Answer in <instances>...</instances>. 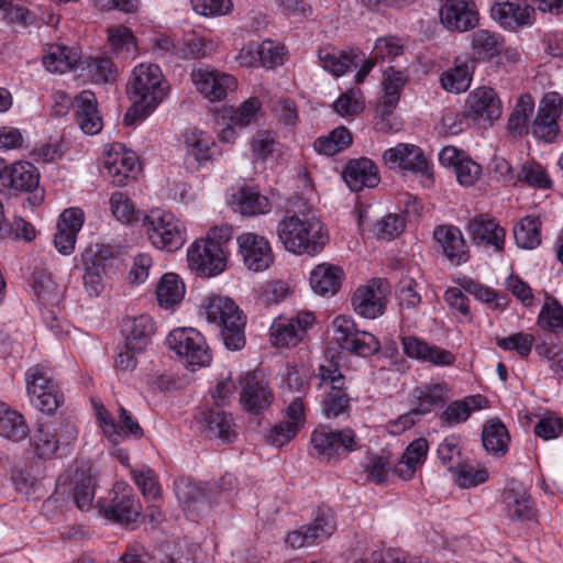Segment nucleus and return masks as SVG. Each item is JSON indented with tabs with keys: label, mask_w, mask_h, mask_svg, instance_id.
I'll return each mask as SVG.
<instances>
[{
	"label": "nucleus",
	"mask_w": 563,
	"mask_h": 563,
	"mask_svg": "<svg viewBox=\"0 0 563 563\" xmlns=\"http://www.w3.org/2000/svg\"><path fill=\"white\" fill-rule=\"evenodd\" d=\"M126 91L132 100L123 118L126 126L144 121L165 100L169 85L156 64H139L133 68Z\"/></svg>",
	"instance_id": "f257e3e1"
},
{
	"label": "nucleus",
	"mask_w": 563,
	"mask_h": 563,
	"mask_svg": "<svg viewBox=\"0 0 563 563\" xmlns=\"http://www.w3.org/2000/svg\"><path fill=\"white\" fill-rule=\"evenodd\" d=\"M236 488V478L233 474H224L219 483L202 484L191 478L180 477L175 481V493L187 517L197 520L213 505L233 504L243 489Z\"/></svg>",
	"instance_id": "f03ea898"
},
{
	"label": "nucleus",
	"mask_w": 563,
	"mask_h": 563,
	"mask_svg": "<svg viewBox=\"0 0 563 563\" xmlns=\"http://www.w3.org/2000/svg\"><path fill=\"white\" fill-rule=\"evenodd\" d=\"M276 231L284 249L295 255L316 256L329 240L323 223L316 217L285 216Z\"/></svg>",
	"instance_id": "7ed1b4c3"
},
{
	"label": "nucleus",
	"mask_w": 563,
	"mask_h": 563,
	"mask_svg": "<svg viewBox=\"0 0 563 563\" xmlns=\"http://www.w3.org/2000/svg\"><path fill=\"white\" fill-rule=\"evenodd\" d=\"M230 236V227H216L206 238L194 241L187 249L188 268L201 278H212L222 274L227 268L228 255L216 239L229 240Z\"/></svg>",
	"instance_id": "20e7f679"
},
{
	"label": "nucleus",
	"mask_w": 563,
	"mask_h": 563,
	"mask_svg": "<svg viewBox=\"0 0 563 563\" xmlns=\"http://www.w3.org/2000/svg\"><path fill=\"white\" fill-rule=\"evenodd\" d=\"M206 319L220 330L228 350L239 351L245 345V317L235 302L227 297L212 296L203 305Z\"/></svg>",
	"instance_id": "39448f33"
},
{
	"label": "nucleus",
	"mask_w": 563,
	"mask_h": 563,
	"mask_svg": "<svg viewBox=\"0 0 563 563\" xmlns=\"http://www.w3.org/2000/svg\"><path fill=\"white\" fill-rule=\"evenodd\" d=\"M142 227L152 244L162 251L179 250L187 240L184 222L167 210L153 209L145 213L142 218Z\"/></svg>",
	"instance_id": "423d86ee"
},
{
	"label": "nucleus",
	"mask_w": 563,
	"mask_h": 563,
	"mask_svg": "<svg viewBox=\"0 0 563 563\" xmlns=\"http://www.w3.org/2000/svg\"><path fill=\"white\" fill-rule=\"evenodd\" d=\"M333 341L345 352L360 357H368L380 350V342L371 332L358 330L355 321L344 314L332 321Z\"/></svg>",
	"instance_id": "0eeeda50"
},
{
	"label": "nucleus",
	"mask_w": 563,
	"mask_h": 563,
	"mask_svg": "<svg viewBox=\"0 0 563 563\" xmlns=\"http://www.w3.org/2000/svg\"><path fill=\"white\" fill-rule=\"evenodd\" d=\"M316 376L319 378V389L324 394L322 400L323 411L328 418H336L343 413L350 402L346 378L338 364L328 362L320 364Z\"/></svg>",
	"instance_id": "6e6552de"
},
{
	"label": "nucleus",
	"mask_w": 563,
	"mask_h": 563,
	"mask_svg": "<svg viewBox=\"0 0 563 563\" xmlns=\"http://www.w3.org/2000/svg\"><path fill=\"white\" fill-rule=\"evenodd\" d=\"M166 342L181 357L184 364L194 371L208 366L211 362L205 336L194 328L174 329L167 335Z\"/></svg>",
	"instance_id": "1a4fd4ad"
},
{
	"label": "nucleus",
	"mask_w": 563,
	"mask_h": 563,
	"mask_svg": "<svg viewBox=\"0 0 563 563\" xmlns=\"http://www.w3.org/2000/svg\"><path fill=\"white\" fill-rule=\"evenodd\" d=\"M97 506L104 518L121 526L134 525L141 517V504L133 488L125 483H117L112 488V497L98 500Z\"/></svg>",
	"instance_id": "9d476101"
},
{
	"label": "nucleus",
	"mask_w": 563,
	"mask_h": 563,
	"mask_svg": "<svg viewBox=\"0 0 563 563\" xmlns=\"http://www.w3.org/2000/svg\"><path fill=\"white\" fill-rule=\"evenodd\" d=\"M77 437L74 426L56 427L49 422L38 421L30 434V448L41 460L54 457L60 444H69Z\"/></svg>",
	"instance_id": "9b49d317"
},
{
	"label": "nucleus",
	"mask_w": 563,
	"mask_h": 563,
	"mask_svg": "<svg viewBox=\"0 0 563 563\" xmlns=\"http://www.w3.org/2000/svg\"><path fill=\"white\" fill-rule=\"evenodd\" d=\"M190 76L196 90L210 102L224 100L238 86L234 76L209 66L194 67Z\"/></svg>",
	"instance_id": "f8f14e48"
},
{
	"label": "nucleus",
	"mask_w": 563,
	"mask_h": 563,
	"mask_svg": "<svg viewBox=\"0 0 563 563\" xmlns=\"http://www.w3.org/2000/svg\"><path fill=\"white\" fill-rule=\"evenodd\" d=\"M311 444L318 457L322 460H331L341 450L352 452L358 448L356 434L352 429L332 430L322 426L313 430Z\"/></svg>",
	"instance_id": "ddd939ff"
},
{
	"label": "nucleus",
	"mask_w": 563,
	"mask_h": 563,
	"mask_svg": "<svg viewBox=\"0 0 563 563\" xmlns=\"http://www.w3.org/2000/svg\"><path fill=\"white\" fill-rule=\"evenodd\" d=\"M239 254L244 266L254 273H262L274 262V253L269 241L257 233L244 232L236 239Z\"/></svg>",
	"instance_id": "4468645a"
},
{
	"label": "nucleus",
	"mask_w": 563,
	"mask_h": 563,
	"mask_svg": "<svg viewBox=\"0 0 563 563\" xmlns=\"http://www.w3.org/2000/svg\"><path fill=\"white\" fill-rule=\"evenodd\" d=\"M139 158L135 152L121 143L112 144L103 156V175L117 186H125L137 172Z\"/></svg>",
	"instance_id": "2eb2a0df"
},
{
	"label": "nucleus",
	"mask_w": 563,
	"mask_h": 563,
	"mask_svg": "<svg viewBox=\"0 0 563 563\" xmlns=\"http://www.w3.org/2000/svg\"><path fill=\"white\" fill-rule=\"evenodd\" d=\"M562 97L555 91L544 95L531 128L533 137L544 143L555 141L560 132L558 119L562 113Z\"/></svg>",
	"instance_id": "dca6fc26"
},
{
	"label": "nucleus",
	"mask_w": 563,
	"mask_h": 563,
	"mask_svg": "<svg viewBox=\"0 0 563 563\" xmlns=\"http://www.w3.org/2000/svg\"><path fill=\"white\" fill-rule=\"evenodd\" d=\"M314 322V316L309 311L298 312L295 317L276 318L271 328L272 342L276 346H295L305 338L308 328Z\"/></svg>",
	"instance_id": "f3484780"
},
{
	"label": "nucleus",
	"mask_w": 563,
	"mask_h": 563,
	"mask_svg": "<svg viewBox=\"0 0 563 563\" xmlns=\"http://www.w3.org/2000/svg\"><path fill=\"white\" fill-rule=\"evenodd\" d=\"M335 531V522L329 509H318L313 521L288 533L285 542L292 549L310 547L328 539Z\"/></svg>",
	"instance_id": "a211bd4d"
},
{
	"label": "nucleus",
	"mask_w": 563,
	"mask_h": 563,
	"mask_svg": "<svg viewBox=\"0 0 563 563\" xmlns=\"http://www.w3.org/2000/svg\"><path fill=\"white\" fill-rule=\"evenodd\" d=\"M383 159L389 168L412 172L428 179L432 176L428 158L416 145L399 143L387 148L383 154Z\"/></svg>",
	"instance_id": "6ab92c4d"
},
{
	"label": "nucleus",
	"mask_w": 563,
	"mask_h": 563,
	"mask_svg": "<svg viewBox=\"0 0 563 563\" xmlns=\"http://www.w3.org/2000/svg\"><path fill=\"white\" fill-rule=\"evenodd\" d=\"M467 233L478 247L492 250L495 253L501 252L505 247L506 231L489 214L481 213L470 219Z\"/></svg>",
	"instance_id": "aec40b11"
},
{
	"label": "nucleus",
	"mask_w": 563,
	"mask_h": 563,
	"mask_svg": "<svg viewBox=\"0 0 563 563\" xmlns=\"http://www.w3.org/2000/svg\"><path fill=\"white\" fill-rule=\"evenodd\" d=\"M96 417L103 434L113 444H118L124 437L131 434L134 437L142 435V429L131 413L123 407L119 408V423L114 421L109 411L101 405L92 400Z\"/></svg>",
	"instance_id": "412c9836"
},
{
	"label": "nucleus",
	"mask_w": 563,
	"mask_h": 563,
	"mask_svg": "<svg viewBox=\"0 0 563 563\" xmlns=\"http://www.w3.org/2000/svg\"><path fill=\"white\" fill-rule=\"evenodd\" d=\"M33 291L36 297L37 305L42 310V316L45 321L48 319L47 327L57 334L59 325L57 323L56 308L62 300V292L53 280L51 275L46 273H40L34 275L33 278Z\"/></svg>",
	"instance_id": "4be33fe9"
},
{
	"label": "nucleus",
	"mask_w": 563,
	"mask_h": 563,
	"mask_svg": "<svg viewBox=\"0 0 563 563\" xmlns=\"http://www.w3.org/2000/svg\"><path fill=\"white\" fill-rule=\"evenodd\" d=\"M440 20L450 31L466 32L477 25L478 9L474 0H445Z\"/></svg>",
	"instance_id": "5701e85b"
},
{
	"label": "nucleus",
	"mask_w": 563,
	"mask_h": 563,
	"mask_svg": "<svg viewBox=\"0 0 563 563\" xmlns=\"http://www.w3.org/2000/svg\"><path fill=\"white\" fill-rule=\"evenodd\" d=\"M490 16L504 30L515 31L533 23V9L520 0H495Z\"/></svg>",
	"instance_id": "b1692460"
},
{
	"label": "nucleus",
	"mask_w": 563,
	"mask_h": 563,
	"mask_svg": "<svg viewBox=\"0 0 563 563\" xmlns=\"http://www.w3.org/2000/svg\"><path fill=\"white\" fill-rule=\"evenodd\" d=\"M195 428L208 439L230 442L235 437L234 422L230 415L216 409L200 410L195 415Z\"/></svg>",
	"instance_id": "393cba45"
},
{
	"label": "nucleus",
	"mask_w": 563,
	"mask_h": 563,
	"mask_svg": "<svg viewBox=\"0 0 563 563\" xmlns=\"http://www.w3.org/2000/svg\"><path fill=\"white\" fill-rule=\"evenodd\" d=\"M451 396L449 384L441 379H430L416 386L410 394V405L423 416L430 413L435 407L445 404Z\"/></svg>",
	"instance_id": "a878e982"
},
{
	"label": "nucleus",
	"mask_w": 563,
	"mask_h": 563,
	"mask_svg": "<svg viewBox=\"0 0 563 563\" xmlns=\"http://www.w3.org/2000/svg\"><path fill=\"white\" fill-rule=\"evenodd\" d=\"M501 506L504 515L510 520L527 521L534 516L533 501L526 487L514 481L508 483L504 489Z\"/></svg>",
	"instance_id": "bb28decb"
},
{
	"label": "nucleus",
	"mask_w": 563,
	"mask_h": 563,
	"mask_svg": "<svg viewBox=\"0 0 563 563\" xmlns=\"http://www.w3.org/2000/svg\"><path fill=\"white\" fill-rule=\"evenodd\" d=\"M303 423L305 405L301 397H296L287 408V419L268 431L267 443L275 448H282L296 437Z\"/></svg>",
	"instance_id": "cd10ccee"
},
{
	"label": "nucleus",
	"mask_w": 563,
	"mask_h": 563,
	"mask_svg": "<svg viewBox=\"0 0 563 563\" xmlns=\"http://www.w3.org/2000/svg\"><path fill=\"white\" fill-rule=\"evenodd\" d=\"M433 238L452 265L460 266L468 261V250L457 227L451 224L438 225L433 231Z\"/></svg>",
	"instance_id": "c85d7f7f"
},
{
	"label": "nucleus",
	"mask_w": 563,
	"mask_h": 563,
	"mask_svg": "<svg viewBox=\"0 0 563 563\" xmlns=\"http://www.w3.org/2000/svg\"><path fill=\"white\" fill-rule=\"evenodd\" d=\"M240 401L250 412L258 413L272 402V391L266 382L257 373H247L241 380Z\"/></svg>",
	"instance_id": "c756f323"
},
{
	"label": "nucleus",
	"mask_w": 563,
	"mask_h": 563,
	"mask_svg": "<svg viewBox=\"0 0 563 563\" xmlns=\"http://www.w3.org/2000/svg\"><path fill=\"white\" fill-rule=\"evenodd\" d=\"M360 59H362V51L355 47L338 49L327 45L318 49L320 66L335 77L343 76L352 66H356Z\"/></svg>",
	"instance_id": "7c9ffc66"
},
{
	"label": "nucleus",
	"mask_w": 563,
	"mask_h": 563,
	"mask_svg": "<svg viewBox=\"0 0 563 563\" xmlns=\"http://www.w3.org/2000/svg\"><path fill=\"white\" fill-rule=\"evenodd\" d=\"M38 172L29 162H18L12 165H3L0 161V185L21 191H31L38 184Z\"/></svg>",
	"instance_id": "2f4dec72"
},
{
	"label": "nucleus",
	"mask_w": 563,
	"mask_h": 563,
	"mask_svg": "<svg viewBox=\"0 0 563 563\" xmlns=\"http://www.w3.org/2000/svg\"><path fill=\"white\" fill-rule=\"evenodd\" d=\"M354 311L362 318L376 319L384 313L385 298L377 282L358 287L353 297Z\"/></svg>",
	"instance_id": "473e14b6"
},
{
	"label": "nucleus",
	"mask_w": 563,
	"mask_h": 563,
	"mask_svg": "<svg viewBox=\"0 0 563 563\" xmlns=\"http://www.w3.org/2000/svg\"><path fill=\"white\" fill-rule=\"evenodd\" d=\"M467 108L478 120L493 122L501 114V102L490 87H478L467 97Z\"/></svg>",
	"instance_id": "72a5a7b5"
},
{
	"label": "nucleus",
	"mask_w": 563,
	"mask_h": 563,
	"mask_svg": "<svg viewBox=\"0 0 563 563\" xmlns=\"http://www.w3.org/2000/svg\"><path fill=\"white\" fill-rule=\"evenodd\" d=\"M121 332L124 342L129 343V349L145 350L155 333V323L152 317L145 313L128 316L122 320Z\"/></svg>",
	"instance_id": "f704fd0d"
},
{
	"label": "nucleus",
	"mask_w": 563,
	"mask_h": 563,
	"mask_svg": "<svg viewBox=\"0 0 563 563\" xmlns=\"http://www.w3.org/2000/svg\"><path fill=\"white\" fill-rule=\"evenodd\" d=\"M186 162L205 166L216 153V142L210 134L201 130H187L183 134Z\"/></svg>",
	"instance_id": "c9c22d12"
},
{
	"label": "nucleus",
	"mask_w": 563,
	"mask_h": 563,
	"mask_svg": "<svg viewBox=\"0 0 563 563\" xmlns=\"http://www.w3.org/2000/svg\"><path fill=\"white\" fill-rule=\"evenodd\" d=\"M487 400L482 395H470L449 402L441 411L439 419L444 427H454L467 421L473 412L486 407Z\"/></svg>",
	"instance_id": "e433bc0d"
},
{
	"label": "nucleus",
	"mask_w": 563,
	"mask_h": 563,
	"mask_svg": "<svg viewBox=\"0 0 563 563\" xmlns=\"http://www.w3.org/2000/svg\"><path fill=\"white\" fill-rule=\"evenodd\" d=\"M76 121L85 134H98L103 126L93 92L84 90L75 98Z\"/></svg>",
	"instance_id": "4c0bfd02"
},
{
	"label": "nucleus",
	"mask_w": 563,
	"mask_h": 563,
	"mask_svg": "<svg viewBox=\"0 0 563 563\" xmlns=\"http://www.w3.org/2000/svg\"><path fill=\"white\" fill-rule=\"evenodd\" d=\"M343 178L352 191L373 188L379 181L375 164L366 157L350 161L344 168Z\"/></svg>",
	"instance_id": "58836bf2"
},
{
	"label": "nucleus",
	"mask_w": 563,
	"mask_h": 563,
	"mask_svg": "<svg viewBox=\"0 0 563 563\" xmlns=\"http://www.w3.org/2000/svg\"><path fill=\"white\" fill-rule=\"evenodd\" d=\"M475 60L470 56H459L454 60V66L440 77L443 89L453 93H461L468 89L472 82Z\"/></svg>",
	"instance_id": "ea45409f"
},
{
	"label": "nucleus",
	"mask_w": 563,
	"mask_h": 563,
	"mask_svg": "<svg viewBox=\"0 0 563 563\" xmlns=\"http://www.w3.org/2000/svg\"><path fill=\"white\" fill-rule=\"evenodd\" d=\"M343 271L335 265L321 263L310 273V286L320 296H333L341 287Z\"/></svg>",
	"instance_id": "a19ab883"
},
{
	"label": "nucleus",
	"mask_w": 563,
	"mask_h": 563,
	"mask_svg": "<svg viewBox=\"0 0 563 563\" xmlns=\"http://www.w3.org/2000/svg\"><path fill=\"white\" fill-rule=\"evenodd\" d=\"M81 262L85 269L109 275L118 268L120 260L111 246L93 244L85 250Z\"/></svg>",
	"instance_id": "79ce46f5"
},
{
	"label": "nucleus",
	"mask_w": 563,
	"mask_h": 563,
	"mask_svg": "<svg viewBox=\"0 0 563 563\" xmlns=\"http://www.w3.org/2000/svg\"><path fill=\"white\" fill-rule=\"evenodd\" d=\"M232 209L246 217L265 214L271 211L268 198L253 187H243L231 199Z\"/></svg>",
	"instance_id": "37998d69"
},
{
	"label": "nucleus",
	"mask_w": 563,
	"mask_h": 563,
	"mask_svg": "<svg viewBox=\"0 0 563 563\" xmlns=\"http://www.w3.org/2000/svg\"><path fill=\"white\" fill-rule=\"evenodd\" d=\"M30 429L24 416L5 402H0V437L19 443L27 438Z\"/></svg>",
	"instance_id": "c03bdc74"
},
{
	"label": "nucleus",
	"mask_w": 563,
	"mask_h": 563,
	"mask_svg": "<svg viewBox=\"0 0 563 563\" xmlns=\"http://www.w3.org/2000/svg\"><path fill=\"white\" fill-rule=\"evenodd\" d=\"M471 47L477 58L490 60L501 54L504 37L497 32L481 29L472 33Z\"/></svg>",
	"instance_id": "a18cd8bd"
},
{
	"label": "nucleus",
	"mask_w": 563,
	"mask_h": 563,
	"mask_svg": "<svg viewBox=\"0 0 563 563\" xmlns=\"http://www.w3.org/2000/svg\"><path fill=\"white\" fill-rule=\"evenodd\" d=\"M108 42L113 54L121 59L135 58L137 54L136 40L132 31L124 25L108 29Z\"/></svg>",
	"instance_id": "49530a36"
},
{
	"label": "nucleus",
	"mask_w": 563,
	"mask_h": 563,
	"mask_svg": "<svg viewBox=\"0 0 563 563\" xmlns=\"http://www.w3.org/2000/svg\"><path fill=\"white\" fill-rule=\"evenodd\" d=\"M454 482L460 488H472L488 481L487 468L476 461L464 460L455 465L452 472Z\"/></svg>",
	"instance_id": "de8ad7c7"
},
{
	"label": "nucleus",
	"mask_w": 563,
	"mask_h": 563,
	"mask_svg": "<svg viewBox=\"0 0 563 563\" xmlns=\"http://www.w3.org/2000/svg\"><path fill=\"white\" fill-rule=\"evenodd\" d=\"M185 296V284L174 273L164 274L156 287V298L161 307L173 308L178 305Z\"/></svg>",
	"instance_id": "09e8293b"
},
{
	"label": "nucleus",
	"mask_w": 563,
	"mask_h": 563,
	"mask_svg": "<svg viewBox=\"0 0 563 563\" xmlns=\"http://www.w3.org/2000/svg\"><path fill=\"white\" fill-rule=\"evenodd\" d=\"M518 247L534 250L541 244V220L539 216L529 214L522 218L514 229Z\"/></svg>",
	"instance_id": "8fccbe9b"
},
{
	"label": "nucleus",
	"mask_w": 563,
	"mask_h": 563,
	"mask_svg": "<svg viewBox=\"0 0 563 563\" xmlns=\"http://www.w3.org/2000/svg\"><path fill=\"white\" fill-rule=\"evenodd\" d=\"M482 441L485 450L493 455L503 456L508 452L509 433L500 421H488L482 432Z\"/></svg>",
	"instance_id": "3c124183"
},
{
	"label": "nucleus",
	"mask_w": 563,
	"mask_h": 563,
	"mask_svg": "<svg viewBox=\"0 0 563 563\" xmlns=\"http://www.w3.org/2000/svg\"><path fill=\"white\" fill-rule=\"evenodd\" d=\"M351 143V132L344 126H338L329 135L318 137L313 147L319 154L332 156L345 150Z\"/></svg>",
	"instance_id": "603ef678"
},
{
	"label": "nucleus",
	"mask_w": 563,
	"mask_h": 563,
	"mask_svg": "<svg viewBox=\"0 0 563 563\" xmlns=\"http://www.w3.org/2000/svg\"><path fill=\"white\" fill-rule=\"evenodd\" d=\"M110 209L113 217L125 224L137 223L142 221L144 216L136 209L131 198L122 191H115L111 195Z\"/></svg>",
	"instance_id": "864d4df0"
},
{
	"label": "nucleus",
	"mask_w": 563,
	"mask_h": 563,
	"mask_svg": "<svg viewBox=\"0 0 563 563\" xmlns=\"http://www.w3.org/2000/svg\"><path fill=\"white\" fill-rule=\"evenodd\" d=\"M214 43L195 32L183 36L178 47V58H203L214 49Z\"/></svg>",
	"instance_id": "5fc2aeb1"
},
{
	"label": "nucleus",
	"mask_w": 563,
	"mask_h": 563,
	"mask_svg": "<svg viewBox=\"0 0 563 563\" xmlns=\"http://www.w3.org/2000/svg\"><path fill=\"white\" fill-rule=\"evenodd\" d=\"M538 324L543 330L563 333V307L555 298H545L538 316Z\"/></svg>",
	"instance_id": "6e6d98bb"
},
{
	"label": "nucleus",
	"mask_w": 563,
	"mask_h": 563,
	"mask_svg": "<svg viewBox=\"0 0 563 563\" xmlns=\"http://www.w3.org/2000/svg\"><path fill=\"white\" fill-rule=\"evenodd\" d=\"M407 77L401 70L389 67L384 71V96L382 103L385 108L394 109L400 99V92L405 87Z\"/></svg>",
	"instance_id": "4d7b16f0"
},
{
	"label": "nucleus",
	"mask_w": 563,
	"mask_h": 563,
	"mask_svg": "<svg viewBox=\"0 0 563 563\" xmlns=\"http://www.w3.org/2000/svg\"><path fill=\"white\" fill-rule=\"evenodd\" d=\"M77 63V55L65 46H53L43 57L44 67L51 73H65Z\"/></svg>",
	"instance_id": "13d9d810"
},
{
	"label": "nucleus",
	"mask_w": 563,
	"mask_h": 563,
	"mask_svg": "<svg viewBox=\"0 0 563 563\" xmlns=\"http://www.w3.org/2000/svg\"><path fill=\"white\" fill-rule=\"evenodd\" d=\"M82 69L96 84H106L114 80L115 68L108 57H91L82 62Z\"/></svg>",
	"instance_id": "bf43d9fd"
},
{
	"label": "nucleus",
	"mask_w": 563,
	"mask_h": 563,
	"mask_svg": "<svg viewBox=\"0 0 563 563\" xmlns=\"http://www.w3.org/2000/svg\"><path fill=\"white\" fill-rule=\"evenodd\" d=\"M262 115V103L258 98L251 97L230 114L234 126L244 128L256 122Z\"/></svg>",
	"instance_id": "052dcab7"
},
{
	"label": "nucleus",
	"mask_w": 563,
	"mask_h": 563,
	"mask_svg": "<svg viewBox=\"0 0 563 563\" xmlns=\"http://www.w3.org/2000/svg\"><path fill=\"white\" fill-rule=\"evenodd\" d=\"M74 499L81 511H88L95 499V485L90 475L76 474L74 482Z\"/></svg>",
	"instance_id": "680f3d73"
},
{
	"label": "nucleus",
	"mask_w": 563,
	"mask_h": 563,
	"mask_svg": "<svg viewBox=\"0 0 563 563\" xmlns=\"http://www.w3.org/2000/svg\"><path fill=\"white\" fill-rule=\"evenodd\" d=\"M462 453V441L459 435L451 434L443 439L439 444L437 454L443 466H446L449 472H453L455 463L457 464Z\"/></svg>",
	"instance_id": "e2e57ef3"
},
{
	"label": "nucleus",
	"mask_w": 563,
	"mask_h": 563,
	"mask_svg": "<svg viewBox=\"0 0 563 563\" xmlns=\"http://www.w3.org/2000/svg\"><path fill=\"white\" fill-rule=\"evenodd\" d=\"M496 344L504 351H515L519 356L527 357L533 347L534 336L527 332H517L506 338H497Z\"/></svg>",
	"instance_id": "0e129e2a"
},
{
	"label": "nucleus",
	"mask_w": 563,
	"mask_h": 563,
	"mask_svg": "<svg viewBox=\"0 0 563 563\" xmlns=\"http://www.w3.org/2000/svg\"><path fill=\"white\" fill-rule=\"evenodd\" d=\"M132 476L146 499L155 500L161 495V487L156 475L148 466L132 470Z\"/></svg>",
	"instance_id": "69168bd1"
},
{
	"label": "nucleus",
	"mask_w": 563,
	"mask_h": 563,
	"mask_svg": "<svg viewBox=\"0 0 563 563\" xmlns=\"http://www.w3.org/2000/svg\"><path fill=\"white\" fill-rule=\"evenodd\" d=\"M518 178L531 187L549 189L552 180L541 164L530 161L521 166Z\"/></svg>",
	"instance_id": "338daca9"
},
{
	"label": "nucleus",
	"mask_w": 563,
	"mask_h": 563,
	"mask_svg": "<svg viewBox=\"0 0 563 563\" xmlns=\"http://www.w3.org/2000/svg\"><path fill=\"white\" fill-rule=\"evenodd\" d=\"M333 108L341 117H351L360 113L364 108V99L360 89H350L343 92L334 102Z\"/></svg>",
	"instance_id": "774afa93"
}]
</instances>
